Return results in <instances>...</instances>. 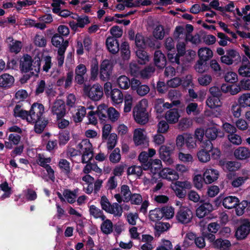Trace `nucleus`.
Returning a JSON list of instances; mask_svg holds the SVG:
<instances>
[{"mask_svg": "<svg viewBox=\"0 0 250 250\" xmlns=\"http://www.w3.org/2000/svg\"><path fill=\"white\" fill-rule=\"evenodd\" d=\"M41 54L33 59L28 55H24L21 60L20 67L22 72L26 73L21 79V83H25L31 76H37L40 70Z\"/></svg>", "mask_w": 250, "mask_h": 250, "instance_id": "1", "label": "nucleus"}, {"mask_svg": "<svg viewBox=\"0 0 250 250\" xmlns=\"http://www.w3.org/2000/svg\"><path fill=\"white\" fill-rule=\"evenodd\" d=\"M148 106L147 100H141L133 109V116L135 121L140 124H145L148 120V115L146 111Z\"/></svg>", "mask_w": 250, "mask_h": 250, "instance_id": "2", "label": "nucleus"}, {"mask_svg": "<svg viewBox=\"0 0 250 250\" xmlns=\"http://www.w3.org/2000/svg\"><path fill=\"white\" fill-rule=\"evenodd\" d=\"M76 148L82 154V162L86 163L93 158V147L89 140L84 139L76 143Z\"/></svg>", "mask_w": 250, "mask_h": 250, "instance_id": "3", "label": "nucleus"}, {"mask_svg": "<svg viewBox=\"0 0 250 250\" xmlns=\"http://www.w3.org/2000/svg\"><path fill=\"white\" fill-rule=\"evenodd\" d=\"M44 112V106L40 103H36L32 104L29 113H28L27 121L34 124L35 122L42 119Z\"/></svg>", "mask_w": 250, "mask_h": 250, "instance_id": "4", "label": "nucleus"}, {"mask_svg": "<svg viewBox=\"0 0 250 250\" xmlns=\"http://www.w3.org/2000/svg\"><path fill=\"white\" fill-rule=\"evenodd\" d=\"M207 105L212 109V114L214 117H220L222 114V110L221 107L222 103L217 97H209L206 101Z\"/></svg>", "mask_w": 250, "mask_h": 250, "instance_id": "5", "label": "nucleus"}, {"mask_svg": "<svg viewBox=\"0 0 250 250\" xmlns=\"http://www.w3.org/2000/svg\"><path fill=\"white\" fill-rule=\"evenodd\" d=\"M84 91L86 95L93 101H99L103 95L102 87L99 84L96 83L91 87L85 86Z\"/></svg>", "mask_w": 250, "mask_h": 250, "instance_id": "6", "label": "nucleus"}, {"mask_svg": "<svg viewBox=\"0 0 250 250\" xmlns=\"http://www.w3.org/2000/svg\"><path fill=\"white\" fill-rule=\"evenodd\" d=\"M177 221L183 224H188L191 222L193 218V213L188 207H182L176 214Z\"/></svg>", "mask_w": 250, "mask_h": 250, "instance_id": "7", "label": "nucleus"}, {"mask_svg": "<svg viewBox=\"0 0 250 250\" xmlns=\"http://www.w3.org/2000/svg\"><path fill=\"white\" fill-rule=\"evenodd\" d=\"M113 66L111 62L107 60H104L100 65L99 77L101 80L106 81L110 79L112 74Z\"/></svg>", "mask_w": 250, "mask_h": 250, "instance_id": "8", "label": "nucleus"}, {"mask_svg": "<svg viewBox=\"0 0 250 250\" xmlns=\"http://www.w3.org/2000/svg\"><path fill=\"white\" fill-rule=\"evenodd\" d=\"M133 141L136 146H148V139L146 131L142 128H136L133 133Z\"/></svg>", "mask_w": 250, "mask_h": 250, "instance_id": "9", "label": "nucleus"}, {"mask_svg": "<svg viewBox=\"0 0 250 250\" xmlns=\"http://www.w3.org/2000/svg\"><path fill=\"white\" fill-rule=\"evenodd\" d=\"M173 151L172 149L167 145H162L159 148L160 158L167 165L170 166L174 163L173 159L171 157Z\"/></svg>", "mask_w": 250, "mask_h": 250, "instance_id": "10", "label": "nucleus"}, {"mask_svg": "<svg viewBox=\"0 0 250 250\" xmlns=\"http://www.w3.org/2000/svg\"><path fill=\"white\" fill-rule=\"evenodd\" d=\"M65 105L63 101L61 100H56L50 105V108L51 113L56 116V118H61L65 115Z\"/></svg>", "mask_w": 250, "mask_h": 250, "instance_id": "11", "label": "nucleus"}, {"mask_svg": "<svg viewBox=\"0 0 250 250\" xmlns=\"http://www.w3.org/2000/svg\"><path fill=\"white\" fill-rule=\"evenodd\" d=\"M241 57L239 53L234 49H229L227 51L226 54L221 57V61L222 63L230 65L236 61H239Z\"/></svg>", "mask_w": 250, "mask_h": 250, "instance_id": "12", "label": "nucleus"}, {"mask_svg": "<svg viewBox=\"0 0 250 250\" xmlns=\"http://www.w3.org/2000/svg\"><path fill=\"white\" fill-rule=\"evenodd\" d=\"M219 172L215 169L207 168L203 173L204 181L207 184H209L216 181L219 178Z\"/></svg>", "mask_w": 250, "mask_h": 250, "instance_id": "13", "label": "nucleus"}, {"mask_svg": "<svg viewBox=\"0 0 250 250\" xmlns=\"http://www.w3.org/2000/svg\"><path fill=\"white\" fill-rule=\"evenodd\" d=\"M131 89L136 91L141 96L146 95L149 91V87L146 84H141L140 81L136 79H132Z\"/></svg>", "mask_w": 250, "mask_h": 250, "instance_id": "14", "label": "nucleus"}, {"mask_svg": "<svg viewBox=\"0 0 250 250\" xmlns=\"http://www.w3.org/2000/svg\"><path fill=\"white\" fill-rule=\"evenodd\" d=\"M160 177L169 181H175L179 179V174L175 169L165 167L159 172Z\"/></svg>", "mask_w": 250, "mask_h": 250, "instance_id": "15", "label": "nucleus"}, {"mask_svg": "<svg viewBox=\"0 0 250 250\" xmlns=\"http://www.w3.org/2000/svg\"><path fill=\"white\" fill-rule=\"evenodd\" d=\"M177 54L174 55V54H172L170 52L167 53V57L168 60L171 62H176L177 64H179V59L180 56H182L186 53L185 52V42H179L177 45Z\"/></svg>", "mask_w": 250, "mask_h": 250, "instance_id": "16", "label": "nucleus"}, {"mask_svg": "<svg viewBox=\"0 0 250 250\" xmlns=\"http://www.w3.org/2000/svg\"><path fill=\"white\" fill-rule=\"evenodd\" d=\"M250 232V222L245 221L237 229L235 232V236L238 240H242L245 238Z\"/></svg>", "mask_w": 250, "mask_h": 250, "instance_id": "17", "label": "nucleus"}, {"mask_svg": "<svg viewBox=\"0 0 250 250\" xmlns=\"http://www.w3.org/2000/svg\"><path fill=\"white\" fill-rule=\"evenodd\" d=\"M213 206L209 202H205L199 206L196 210V215L199 218H202L213 210Z\"/></svg>", "mask_w": 250, "mask_h": 250, "instance_id": "18", "label": "nucleus"}, {"mask_svg": "<svg viewBox=\"0 0 250 250\" xmlns=\"http://www.w3.org/2000/svg\"><path fill=\"white\" fill-rule=\"evenodd\" d=\"M144 170L150 169L151 172L155 174L160 172V169L162 167V162L159 159H155L148 162L147 164L142 165Z\"/></svg>", "mask_w": 250, "mask_h": 250, "instance_id": "19", "label": "nucleus"}, {"mask_svg": "<svg viewBox=\"0 0 250 250\" xmlns=\"http://www.w3.org/2000/svg\"><path fill=\"white\" fill-rule=\"evenodd\" d=\"M94 181V178L89 174H86L82 177L81 184L86 193L90 194L93 191Z\"/></svg>", "mask_w": 250, "mask_h": 250, "instance_id": "20", "label": "nucleus"}, {"mask_svg": "<svg viewBox=\"0 0 250 250\" xmlns=\"http://www.w3.org/2000/svg\"><path fill=\"white\" fill-rule=\"evenodd\" d=\"M150 40L149 39L147 38L146 40L144 37L140 34H137L135 38V44L136 49H144L146 44H148L150 47H154L155 41L148 42V41Z\"/></svg>", "mask_w": 250, "mask_h": 250, "instance_id": "21", "label": "nucleus"}, {"mask_svg": "<svg viewBox=\"0 0 250 250\" xmlns=\"http://www.w3.org/2000/svg\"><path fill=\"white\" fill-rule=\"evenodd\" d=\"M238 72L239 75L243 77H250V62L246 57L243 58Z\"/></svg>", "mask_w": 250, "mask_h": 250, "instance_id": "22", "label": "nucleus"}, {"mask_svg": "<svg viewBox=\"0 0 250 250\" xmlns=\"http://www.w3.org/2000/svg\"><path fill=\"white\" fill-rule=\"evenodd\" d=\"M131 196V191L128 186L124 185L121 187V194H116L114 197L118 203H121L123 198L125 201H129Z\"/></svg>", "mask_w": 250, "mask_h": 250, "instance_id": "23", "label": "nucleus"}, {"mask_svg": "<svg viewBox=\"0 0 250 250\" xmlns=\"http://www.w3.org/2000/svg\"><path fill=\"white\" fill-rule=\"evenodd\" d=\"M87 69L83 64H79L75 68V81L80 84L84 81V75L86 73Z\"/></svg>", "mask_w": 250, "mask_h": 250, "instance_id": "24", "label": "nucleus"}, {"mask_svg": "<svg viewBox=\"0 0 250 250\" xmlns=\"http://www.w3.org/2000/svg\"><path fill=\"white\" fill-rule=\"evenodd\" d=\"M51 42L52 45L58 48V49L62 48L66 45V49L68 46V41L64 40L63 38L59 34H55L51 39Z\"/></svg>", "mask_w": 250, "mask_h": 250, "instance_id": "25", "label": "nucleus"}, {"mask_svg": "<svg viewBox=\"0 0 250 250\" xmlns=\"http://www.w3.org/2000/svg\"><path fill=\"white\" fill-rule=\"evenodd\" d=\"M196 156L198 160L201 163H206L210 161V154L207 146L205 145V142H203L202 149L197 152Z\"/></svg>", "mask_w": 250, "mask_h": 250, "instance_id": "26", "label": "nucleus"}, {"mask_svg": "<svg viewBox=\"0 0 250 250\" xmlns=\"http://www.w3.org/2000/svg\"><path fill=\"white\" fill-rule=\"evenodd\" d=\"M234 156L238 160H246L250 158V150L246 147H239L234 150Z\"/></svg>", "mask_w": 250, "mask_h": 250, "instance_id": "27", "label": "nucleus"}, {"mask_svg": "<svg viewBox=\"0 0 250 250\" xmlns=\"http://www.w3.org/2000/svg\"><path fill=\"white\" fill-rule=\"evenodd\" d=\"M180 117V115L178 110L176 108L169 109L165 114V119L167 122L169 124H175L177 123Z\"/></svg>", "mask_w": 250, "mask_h": 250, "instance_id": "28", "label": "nucleus"}, {"mask_svg": "<svg viewBox=\"0 0 250 250\" xmlns=\"http://www.w3.org/2000/svg\"><path fill=\"white\" fill-rule=\"evenodd\" d=\"M240 201L239 199L234 196L226 197L223 200V206L228 209H231L235 208L238 204Z\"/></svg>", "mask_w": 250, "mask_h": 250, "instance_id": "29", "label": "nucleus"}, {"mask_svg": "<svg viewBox=\"0 0 250 250\" xmlns=\"http://www.w3.org/2000/svg\"><path fill=\"white\" fill-rule=\"evenodd\" d=\"M6 42L8 43V47L10 52L18 53L21 51L22 46L21 42L14 40L11 37L8 38Z\"/></svg>", "mask_w": 250, "mask_h": 250, "instance_id": "30", "label": "nucleus"}, {"mask_svg": "<svg viewBox=\"0 0 250 250\" xmlns=\"http://www.w3.org/2000/svg\"><path fill=\"white\" fill-rule=\"evenodd\" d=\"M14 83V78L12 76L7 73L0 76V87L9 88Z\"/></svg>", "mask_w": 250, "mask_h": 250, "instance_id": "31", "label": "nucleus"}, {"mask_svg": "<svg viewBox=\"0 0 250 250\" xmlns=\"http://www.w3.org/2000/svg\"><path fill=\"white\" fill-rule=\"evenodd\" d=\"M106 45L108 51L112 54L117 53L119 50V44L117 40L108 37L106 41Z\"/></svg>", "mask_w": 250, "mask_h": 250, "instance_id": "32", "label": "nucleus"}, {"mask_svg": "<svg viewBox=\"0 0 250 250\" xmlns=\"http://www.w3.org/2000/svg\"><path fill=\"white\" fill-rule=\"evenodd\" d=\"M198 55L199 59L203 60V61H207L212 57L213 52L208 47H202L198 50Z\"/></svg>", "mask_w": 250, "mask_h": 250, "instance_id": "33", "label": "nucleus"}, {"mask_svg": "<svg viewBox=\"0 0 250 250\" xmlns=\"http://www.w3.org/2000/svg\"><path fill=\"white\" fill-rule=\"evenodd\" d=\"M117 84L120 88L127 89L130 86L131 87L132 80H130L125 75H122L117 78Z\"/></svg>", "mask_w": 250, "mask_h": 250, "instance_id": "34", "label": "nucleus"}, {"mask_svg": "<svg viewBox=\"0 0 250 250\" xmlns=\"http://www.w3.org/2000/svg\"><path fill=\"white\" fill-rule=\"evenodd\" d=\"M231 244L228 240H223L222 239H217L212 244V247L215 249H219L223 250H228Z\"/></svg>", "mask_w": 250, "mask_h": 250, "instance_id": "35", "label": "nucleus"}, {"mask_svg": "<svg viewBox=\"0 0 250 250\" xmlns=\"http://www.w3.org/2000/svg\"><path fill=\"white\" fill-rule=\"evenodd\" d=\"M110 96L112 101L114 104L122 103L124 98L122 91L118 88H114L112 90Z\"/></svg>", "mask_w": 250, "mask_h": 250, "instance_id": "36", "label": "nucleus"}, {"mask_svg": "<svg viewBox=\"0 0 250 250\" xmlns=\"http://www.w3.org/2000/svg\"><path fill=\"white\" fill-rule=\"evenodd\" d=\"M154 62L156 65L160 68L166 65V59L160 51H156L154 54Z\"/></svg>", "mask_w": 250, "mask_h": 250, "instance_id": "37", "label": "nucleus"}, {"mask_svg": "<svg viewBox=\"0 0 250 250\" xmlns=\"http://www.w3.org/2000/svg\"><path fill=\"white\" fill-rule=\"evenodd\" d=\"M177 157L179 161L186 164H191L194 162L193 156L190 153L178 152Z\"/></svg>", "mask_w": 250, "mask_h": 250, "instance_id": "38", "label": "nucleus"}, {"mask_svg": "<svg viewBox=\"0 0 250 250\" xmlns=\"http://www.w3.org/2000/svg\"><path fill=\"white\" fill-rule=\"evenodd\" d=\"M124 111L125 113L129 112L132 106L133 98L132 95L126 93L124 96Z\"/></svg>", "mask_w": 250, "mask_h": 250, "instance_id": "39", "label": "nucleus"}, {"mask_svg": "<svg viewBox=\"0 0 250 250\" xmlns=\"http://www.w3.org/2000/svg\"><path fill=\"white\" fill-rule=\"evenodd\" d=\"M90 214L95 218H101L102 220L105 219V216L103 214L102 211L94 205H90L89 207Z\"/></svg>", "mask_w": 250, "mask_h": 250, "instance_id": "40", "label": "nucleus"}, {"mask_svg": "<svg viewBox=\"0 0 250 250\" xmlns=\"http://www.w3.org/2000/svg\"><path fill=\"white\" fill-rule=\"evenodd\" d=\"M238 103L242 107H250V93H243L240 95Z\"/></svg>", "mask_w": 250, "mask_h": 250, "instance_id": "41", "label": "nucleus"}, {"mask_svg": "<svg viewBox=\"0 0 250 250\" xmlns=\"http://www.w3.org/2000/svg\"><path fill=\"white\" fill-rule=\"evenodd\" d=\"M185 136V144L189 150L195 149L197 147L196 141L193 138L191 134L186 133Z\"/></svg>", "mask_w": 250, "mask_h": 250, "instance_id": "42", "label": "nucleus"}, {"mask_svg": "<svg viewBox=\"0 0 250 250\" xmlns=\"http://www.w3.org/2000/svg\"><path fill=\"white\" fill-rule=\"evenodd\" d=\"M86 114L85 108L82 106L78 107L76 113L73 115V118L75 123H79L82 121Z\"/></svg>", "mask_w": 250, "mask_h": 250, "instance_id": "43", "label": "nucleus"}, {"mask_svg": "<svg viewBox=\"0 0 250 250\" xmlns=\"http://www.w3.org/2000/svg\"><path fill=\"white\" fill-rule=\"evenodd\" d=\"M103 222L101 225L102 231L106 234L111 233L113 231V224L111 220L106 219L103 220Z\"/></svg>", "mask_w": 250, "mask_h": 250, "instance_id": "44", "label": "nucleus"}, {"mask_svg": "<svg viewBox=\"0 0 250 250\" xmlns=\"http://www.w3.org/2000/svg\"><path fill=\"white\" fill-rule=\"evenodd\" d=\"M163 212L161 208H156L149 212V217L153 222L157 221L163 218Z\"/></svg>", "mask_w": 250, "mask_h": 250, "instance_id": "45", "label": "nucleus"}, {"mask_svg": "<svg viewBox=\"0 0 250 250\" xmlns=\"http://www.w3.org/2000/svg\"><path fill=\"white\" fill-rule=\"evenodd\" d=\"M136 54L139 59V62L140 64H146L149 61V57L144 49H136Z\"/></svg>", "mask_w": 250, "mask_h": 250, "instance_id": "46", "label": "nucleus"}, {"mask_svg": "<svg viewBox=\"0 0 250 250\" xmlns=\"http://www.w3.org/2000/svg\"><path fill=\"white\" fill-rule=\"evenodd\" d=\"M218 129L215 127H210L206 129L205 131V136L208 139L207 141H210L215 140L218 134Z\"/></svg>", "mask_w": 250, "mask_h": 250, "instance_id": "47", "label": "nucleus"}, {"mask_svg": "<svg viewBox=\"0 0 250 250\" xmlns=\"http://www.w3.org/2000/svg\"><path fill=\"white\" fill-rule=\"evenodd\" d=\"M78 191V189L74 191L66 189L64 190L63 195L68 203L72 204L75 202Z\"/></svg>", "mask_w": 250, "mask_h": 250, "instance_id": "48", "label": "nucleus"}, {"mask_svg": "<svg viewBox=\"0 0 250 250\" xmlns=\"http://www.w3.org/2000/svg\"><path fill=\"white\" fill-rule=\"evenodd\" d=\"M106 139V146L107 149L108 150L112 149L117 144L118 140L117 135L115 133H111Z\"/></svg>", "mask_w": 250, "mask_h": 250, "instance_id": "49", "label": "nucleus"}, {"mask_svg": "<svg viewBox=\"0 0 250 250\" xmlns=\"http://www.w3.org/2000/svg\"><path fill=\"white\" fill-rule=\"evenodd\" d=\"M165 32L164 27L161 25H156L155 26L153 35L154 37L157 40H162L165 36Z\"/></svg>", "mask_w": 250, "mask_h": 250, "instance_id": "50", "label": "nucleus"}, {"mask_svg": "<svg viewBox=\"0 0 250 250\" xmlns=\"http://www.w3.org/2000/svg\"><path fill=\"white\" fill-rule=\"evenodd\" d=\"M99 72L98 62L96 60L92 62L90 67V79L92 81H96L98 79Z\"/></svg>", "mask_w": 250, "mask_h": 250, "instance_id": "51", "label": "nucleus"}, {"mask_svg": "<svg viewBox=\"0 0 250 250\" xmlns=\"http://www.w3.org/2000/svg\"><path fill=\"white\" fill-rule=\"evenodd\" d=\"M58 166L62 171L68 175L71 170L70 163L65 159H61L59 162Z\"/></svg>", "mask_w": 250, "mask_h": 250, "instance_id": "52", "label": "nucleus"}, {"mask_svg": "<svg viewBox=\"0 0 250 250\" xmlns=\"http://www.w3.org/2000/svg\"><path fill=\"white\" fill-rule=\"evenodd\" d=\"M107 212L113 214L115 216L120 217L122 214V208L118 203H115L111 205L109 210Z\"/></svg>", "mask_w": 250, "mask_h": 250, "instance_id": "53", "label": "nucleus"}, {"mask_svg": "<svg viewBox=\"0 0 250 250\" xmlns=\"http://www.w3.org/2000/svg\"><path fill=\"white\" fill-rule=\"evenodd\" d=\"M225 81L229 83H233L238 81L237 74L233 71H229L224 75Z\"/></svg>", "mask_w": 250, "mask_h": 250, "instance_id": "54", "label": "nucleus"}, {"mask_svg": "<svg viewBox=\"0 0 250 250\" xmlns=\"http://www.w3.org/2000/svg\"><path fill=\"white\" fill-rule=\"evenodd\" d=\"M14 115L16 117H19L22 119H26L28 117V112L23 110L21 105H16L14 109Z\"/></svg>", "mask_w": 250, "mask_h": 250, "instance_id": "55", "label": "nucleus"}, {"mask_svg": "<svg viewBox=\"0 0 250 250\" xmlns=\"http://www.w3.org/2000/svg\"><path fill=\"white\" fill-rule=\"evenodd\" d=\"M205 145L207 146L208 151L211 152V154L214 159H217L220 155V151L216 148H213V146L210 141H205Z\"/></svg>", "mask_w": 250, "mask_h": 250, "instance_id": "56", "label": "nucleus"}, {"mask_svg": "<svg viewBox=\"0 0 250 250\" xmlns=\"http://www.w3.org/2000/svg\"><path fill=\"white\" fill-rule=\"evenodd\" d=\"M107 113L109 119L112 122L117 121L120 116V113L112 107L107 109Z\"/></svg>", "mask_w": 250, "mask_h": 250, "instance_id": "57", "label": "nucleus"}, {"mask_svg": "<svg viewBox=\"0 0 250 250\" xmlns=\"http://www.w3.org/2000/svg\"><path fill=\"white\" fill-rule=\"evenodd\" d=\"M121 51L122 57L124 60H128L130 56L129 44L127 42H124L121 44Z\"/></svg>", "mask_w": 250, "mask_h": 250, "instance_id": "58", "label": "nucleus"}, {"mask_svg": "<svg viewBox=\"0 0 250 250\" xmlns=\"http://www.w3.org/2000/svg\"><path fill=\"white\" fill-rule=\"evenodd\" d=\"M192 125V121L191 119L185 118L181 120L178 124L179 128L182 130H185L190 127Z\"/></svg>", "mask_w": 250, "mask_h": 250, "instance_id": "59", "label": "nucleus"}, {"mask_svg": "<svg viewBox=\"0 0 250 250\" xmlns=\"http://www.w3.org/2000/svg\"><path fill=\"white\" fill-rule=\"evenodd\" d=\"M212 80V76L209 74L202 75L198 78L199 83L202 86L209 85Z\"/></svg>", "mask_w": 250, "mask_h": 250, "instance_id": "60", "label": "nucleus"}, {"mask_svg": "<svg viewBox=\"0 0 250 250\" xmlns=\"http://www.w3.org/2000/svg\"><path fill=\"white\" fill-rule=\"evenodd\" d=\"M241 106L239 104L233 103L230 107V112L235 118H239L241 115Z\"/></svg>", "mask_w": 250, "mask_h": 250, "instance_id": "61", "label": "nucleus"}, {"mask_svg": "<svg viewBox=\"0 0 250 250\" xmlns=\"http://www.w3.org/2000/svg\"><path fill=\"white\" fill-rule=\"evenodd\" d=\"M128 71L131 76L138 77L140 75V68L137 63L131 62L129 64Z\"/></svg>", "mask_w": 250, "mask_h": 250, "instance_id": "62", "label": "nucleus"}, {"mask_svg": "<svg viewBox=\"0 0 250 250\" xmlns=\"http://www.w3.org/2000/svg\"><path fill=\"white\" fill-rule=\"evenodd\" d=\"M34 124H35L34 129L36 132L41 133L47 125V121L43 119H39V121L35 122Z\"/></svg>", "mask_w": 250, "mask_h": 250, "instance_id": "63", "label": "nucleus"}, {"mask_svg": "<svg viewBox=\"0 0 250 250\" xmlns=\"http://www.w3.org/2000/svg\"><path fill=\"white\" fill-rule=\"evenodd\" d=\"M163 212V217H165L167 219L172 218L174 215V209L171 207H165L161 208Z\"/></svg>", "mask_w": 250, "mask_h": 250, "instance_id": "64", "label": "nucleus"}]
</instances>
